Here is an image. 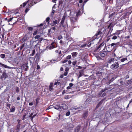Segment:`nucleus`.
I'll return each instance as SVG.
<instances>
[{
    "instance_id": "8fccbe9b",
    "label": "nucleus",
    "mask_w": 132,
    "mask_h": 132,
    "mask_svg": "<svg viewBox=\"0 0 132 132\" xmlns=\"http://www.w3.org/2000/svg\"><path fill=\"white\" fill-rule=\"evenodd\" d=\"M60 83V82L58 81H57L56 82H55L54 83L55 85H59Z\"/></svg>"
},
{
    "instance_id": "473e14b6",
    "label": "nucleus",
    "mask_w": 132,
    "mask_h": 132,
    "mask_svg": "<svg viewBox=\"0 0 132 132\" xmlns=\"http://www.w3.org/2000/svg\"><path fill=\"white\" fill-rule=\"evenodd\" d=\"M35 52V50H33L32 53L30 54V56H33L34 55Z\"/></svg>"
},
{
    "instance_id": "f257e3e1",
    "label": "nucleus",
    "mask_w": 132,
    "mask_h": 132,
    "mask_svg": "<svg viewBox=\"0 0 132 132\" xmlns=\"http://www.w3.org/2000/svg\"><path fill=\"white\" fill-rule=\"evenodd\" d=\"M112 50H111L110 51H107L106 50L105 51V49L104 48L103 51L100 52L99 54L102 57H104L106 56L108 54L110 53Z\"/></svg>"
},
{
    "instance_id": "de8ad7c7",
    "label": "nucleus",
    "mask_w": 132,
    "mask_h": 132,
    "mask_svg": "<svg viewBox=\"0 0 132 132\" xmlns=\"http://www.w3.org/2000/svg\"><path fill=\"white\" fill-rule=\"evenodd\" d=\"M13 18H10L9 19H8V20H7V21L8 22H9L11 21H12V20Z\"/></svg>"
},
{
    "instance_id": "dca6fc26",
    "label": "nucleus",
    "mask_w": 132,
    "mask_h": 132,
    "mask_svg": "<svg viewBox=\"0 0 132 132\" xmlns=\"http://www.w3.org/2000/svg\"><path fill=\"white\" fill-rule=\"evenodd\" d=\"M88 113V112L86 111L84 113L82 116L84 118H85L87 117V116Z\"/></svg>"
},
{
    "instance_id": "052dcab7",
    "label": "nucleus",
    "mask_w": 132,
    "mask_h": 132,
    "mask_svg": "<svg viewBox=\"0 0 132 132\" xmlns=\"http://www.w3.org/2000/svg\"><path fill=\"white\" fill-rule=\"evenodd\" d=\"M67 61H68V60H65L63 61L62 62L63 63H66Z\"/></svg>"
},
{
    "instance_id": "4468645a",
    "label": "nucleus",
    "mask_w": 132,
    "mask_h": 132,
    "mask_svg": "<svg viewBox=\"0 0 132 132\" xmlns=\"http://www.w3.org/2000/svg\"><path fill=\"white\" fill-rule=\"evenodd\" d=\"M78 54V53L76 52H74L71 53V55L73 57H75Z\"/></svg>"
},
{
    "instance_id": "a211bd4d",
    "label": "nucleus",
    "mask_w": 132,
    "mask_h": 132,
    "mask_svg": "<svg viewBox=\"0 0 132 132\" xmlns=\"http://www.w3.org/2000/svg\"><path fill=\"white\" fill-rule=\"evenodd\" d=\"M20 124H19L16 127V131L17 132H18L20 130Z\"/></svg>"
},
{
    "instance_id": "9b49d317",
    "label": "nucleus",
    "mask_w": 132,
    "mask_h": 132,
    "mask_svg": "<svg viewBox=\"0 0 132 132\" xmlns=\"http://www.w3.org/2000/svg\"><path fill=\"white\" fill-rule=\"evenodd\" d=\"M0 64L1 65H2V66L3 67H4L5 68H7L9 69H11L12 68L11 67H9L8 66H7V65H5L4 64L2 63H1L0 62Z\"/></svg>"
},
{
    "instance_id": "39448f33",
    "label": "nucleus",
    "mask_w": 132,
    "mask_h": 132,
    "mask_svg": "<svg viewBox=\"0 0 132 132\" xmlns=\"http://www.w3.org/2000/svg\"><path fill=\"white\" fill-rule=\"evenodd\" d=\"M82 13V10L81 9L79 10L76 13H75L74 14H75L77 17L78 18L79 16L81 15Z\"/></svg>"
},
{
    "instance_id": "0eeeda50",
    "label": "nucleus",
    "mask_w": 132,
    "mask_h": 132,
    "mask_svg": "<svg viewBox=\"0 0 132 132\" xmlns=\"http://www.w3.org/2000/svg\"><path fill=\"white\" fill-rule=\"evenodd\" d=\"M29 34H27L25 36L23 37V38H22V41L23 42H24L27 40L30 37L29 36Z\"/></svg>"
},
{
    "instance_id": "c03bdc74",
    "label": "nucleus",
    "mask_w": 132,
    "mask_h": 132,
    "mask_svg": "<svg viewBox=\"0 0 132 132\" xmlns=\"http://www.w3.org/2000/svg\"><path fill=\"white\" fill-rule=\"evenodd\" d=\"M86 1H85L83 3V4L82 5H80V6L81 5L82 6V7L83 8V6H84V5L86 3Z\"/></svg>"
},
{
    "instance_id": "bb28decb",
    "label": "nucleus",
    "mask_w": 132,
    "mask_h": 132,
    "mask_svg": "<svg viewBox=\"0 0 132 132\" xmlns=\"http://www.w3.org/2000/svg\"><path fill=\"white\" fill-rule=\"evenodd\" d=\"M57 23V20H55V21H54L53 22L52 26H53L54 25H55Z\"/></svg>"
},
{
    "instance_id": "20e7f679",
    "label": "nucleus",
    "mask_w": 132,
    "mask_h": 132,
    "mask_svg": "<svg viewBox=\"0 0 132 132\" xmlns=\"http://www.w3.org/2000/svg\"><path fill=\"white\" fill-rule=\"evenodd\" d=\"M61 109L65 110L68 109V107L67 105L65 104H62L60 105Z\"/></svg>"
},
{
    "instance_id": "9d476101",
    "label": "nucleus",
    "mask_w": 132,
    "mask_h": 132,
    "mask_svg": "<svg viewBox=\"0 0 132 132\" xmlns=\"http://www.w3.org/2000/svg\"><path fill=\"white\" fill-rule=\"evenodd\" d=\"M114 59L113 58H109L108 59V62L109 64H111L112 62H114Z\"/></svg>"
},
{
    "instance_id": "412c9836",
    "label": "nucleus",
    "mask_w": 132,
    "mask_h": 132,
    "mask_svg": "<svg viewBox=\"0 0 132 132\" xmlns=\"http://www.w3.org/2000/svg\"><path fill=\"white\" fill-rule=\"evenodd\" d=\"M80 126H78L75 129V130L76 132H78L80 130Z\"/></svg>"
},
{
    "instance_id": "7c9ffc66",
    "label": "nucleus",
    "mask_w": 132,
    "mask_h": 132,
    "mask_svg": "<svg viewBox=\"0 0 132 132\" xmlns=\"http://www.w3.org/2000/svg\"><path fill=\"white\" fill-rule=\"evenodd\" d=\"M43 38H39L38 40H36L35 42L38 41L39 42H41L43 40Z\"/></svg>"
},
{
    "instance_id": "6e6d98bb",
    "label": "nucleus",
    "mask_w": 132,
    "mask_h": 132,
    "mask_svg": "<svg viewBox=\"0 0 132 132\" xmlns=\"http://www.w3.org/2000/svg\"><path fill=\"white\" fill-rule=\"evenodd\" d=\"M128 82L129 84L131 83H132V79L131 80H128Z\"/></svg>"
},
{
    "instance_id": "423d86ee",
    "label": "nucleus",
    "mask_w": 132,
    "mask_h": 132,
    "mask_svg": "<svg viewBox=\"0 0 132 132\" xmlns=\"http://www.w3.org/2000/svg\"><path fill=\"white\" fill-rule=\"evenodd\" d=\"M89 80H93L92 82H93V83H94L95 82V79L96 78L95 76L93 75H92L90 76L88 78Z\"/></svg>"
},
{
    "instance_id": "f03ea898",
    "label": "nucleus",
    "mask_w": 132,
    "mask_h": 132,
    "mask_svg": "<svg viewBox=\"0 0 132 132\" xmlns=\"http://www.w3.org/2000/svg\"><path fill=\"white\" fill-rule=\"evenodd\" d=\"M78 18L77 17L75 14L71 15L70 17L71 24H73L75 22L77 21Z\"/></svg>"
},
{
    "instance_id": "09e8293b",
    "label": "nucleus",
    "mask_w": 132,
    "mask_h": 132,
    "mask_svg": "<svg viewBox=\"0 0 132 132\" xmlns=\"http://www.w3.org/2000/svg\"><path fill=\"white\" fill-rule=\"evenodd\" d=\"M50 20V18L49 17L47 18L46 19V21L47 22H48Z\"/></svg>"
},
{
    "instance_id": "bf43d9fd",
    "label": "nucleus",
    "mask_w": 132,
    "mask_h": 132,
    "mask_svg": "<svg viewBox=\"0 0 132 132\" xmlns=\"http://www.w3.org/2000/svg\"><path fill=\"white\" fill-rule=\"evenodd\" d=\"M58 54H59V55L60 56H61V55H62V54H61V51H60L59 52Z\"/></svg>"
},
{
    "instance_id": "e2e57ef3",
    "label": "nucleus",
    "mask_w": 132,
    "mask_h": 132,
    "mask_svg": "<svg viewBox=\"0 0 132 132\" xmlns=\"http://www.w3.org/2000/svg\"><path fill=\"white\" fill-rule=\"evenodd\" d=\"M40 68V67L39 65H38L37 66V69H38Z\"/></svg>"
},
{
    "instance_id": "6e6552de",
    "label": "nucleus",
    "mask_w": 132,
    "mask_h": 132,
    "mask_svg": "<svg viewBox=\"0 0 132 132\" xmlns=\"http://www.w3.org/2000/svg\"><path fill=\"white\" fill-rule=\"evenodd\" d=\"M102 32L100 31H98L96 34L94 36V38H97V37H98L101 34Z\"/></svg>"
},
{
    "instance_id": "c756f323",
    "label": "nucleus",
    "mask_w": 132,
    "mask_h": 132,
    "mask_svg": "<svg viewBox=\"0 0 132 132\" xmlns=\"http://www.w3.org/2000/svg\"><path fill=\"white\" fill-rule=\"evenodd\" d=\"M118 43V42L117 43H112L110 45H111V47H112V46H114L116 45Z\"/></svg>"
},
{
    "instance_id": "2eb2a0df",
    "label": "nucleus",
    "mask_w": 132,
    "mask_h": 132,
    "mask_svg": "<svg viewBox=\"0 0 132 132\" xmlns=\"http://www.w3.org/2000/svg\"><path fill=\"white\" fill-rule=\"evenodd\" d=\"M53 83L52 82H51L49 87L50 91H51L53 90V88L52 87L53 86Z\"/></svg>"
},
{
    "instance_id": "aec40b11",
    "label": "nucleus",
    "mask_w": 132,
    "mask_h": 132,
    "mask_svg": "<svg viewBox=\"0 0 132 132\" xmlns=\"http://www.w3.org/2000/svg\"><path fill=\"white\" fill-rule=\"evenodd\" d=\"M39 99L38 98L36 99V104H35V106H37V105L38 104V103H39Z\"/></svg>"
},
{
    "instance_id": "864d4df0",
    "label": "nucleus",
    "mask_w": 132,
    "mask_h": 132,
    "mask_svg": "<svg viewBox=\"0 0 132 132\" xmlns=\"http://www.w3.org/2000/svg\"><path fill=\"white\" fill-rule=\"evenodd\" d=\"M76 61H74L72 63V64L73 65H75L76 64Z\"/></svg>"
},
{
    "instance_id": "b1692460",
    "label": "nucleus",
    "mask_w": 132,
    "mask_h": 132,
    "mask_svg": "<svg viewBox=\"0 0 132 132\" xmlns=\"http://www.w3.org/2000/svg\"><path fill=\"white\" fill-rule=\"evenodd\" d=\"M54 43H52L51 44V45L50 46V49H52L54 48L55 47V46L54 45H53Z\"/></svg>"
},
{
    "instance_id": "a878e982",
    "label": "nucleus",
    "mask_w": 132,
    "mask_h": 132,
    "mask_svg": "<svg viewBox=\"0 0 132 132\" xmlns=\"http://www.w3.org/2000/svg\"><path fill=\"white\" fill-rule=\"evenodd\" d=\"M53 107H54V106L53 105H50L48 107V108L46 110H48L50 109L53 108Z\"/></svg>"
},
{
    "instance_id": "393cba45",
    "label": "nucleus",
    "mask_w": 132,
    "mask_h": 132,
    "mask_svg": "<svg viewBox=\"0 0 132 132\" xmlns=\"http://www.w3.org/2000/svg\"><path fill=\"white\" fill-rule=\"evenodd\" d=\"M40 37L41 36L38 35H37L36 36H35L34 37V38L35 39H39Z\"/></svg>"
},
{
    "instance_id": "72a5a7b5",
    "label": "nucleus",
    "mask_w": 132,
    "mask_h": 132,
    "mask_svg": "<svg viewBox=\"0 0 132 132\" xmlns=\"http://www.w3.org/2000/svg\"><path fill=\"white\" fill-rule=\"evenodd\" d=\"M30 1V0H29L27 2H25L24 3H23V7L25 6V5H26L27 3H28Z\"/></svg>"
},
{
    "instance_id": "603ef678",
    "label": "nucleus",
    "mask_w": 132,
    "mask_h": 132,
    "mask_svg": "<svg viewBox=\"0 0 132 132\" xmlns=\"http://www.w3.org/2000/svg\"><path fill=\"white\" fill-rule=\"evenodd\" d=\"M68 72H64L63 75L64 76H67L68 74Z\"/></svg>"
},
{
    "instance_id": "ddd939ff",
    "label": "nucleus",
    "mask_w": 132,
    "mask_h": 132,
    "mask_svg": "<svg viewBox=\"0 0 132 132\" xmlns=\"http://www.w3.org/2000/svg\"><path fill=\"white\" fill-rule=\"evenodd\" d=\"M117 78V77L116 75H114L112 76V77L111 78V79L110 80V82H111L113 81L115 79Z\"/></svg>"
},
{
    "instance_id": "13d9d810",
    "label": "nucleus",
    "mask_w": 132,
    "mask_h": 132,
    "mask_svg": "<svg viewBox=\"0 0 132 132\" xmlns=\"http://www.w3.org/2000/svg\"><path fill=\"white\" fill-rule=\"evenodd\" d=\"M105 91V89H103L102 90H101L100 92H101V93H103Z\"/></svg>"
},
{
    "instance_id": "7ed1b4c3",
    "label": "nucleus",
    "mask_w": 132,
    "mask_h": 132,
    "mask_svg": "<svg viewBox=\"0 0 132 132\" xmlns=\"http://www.w3.org/2000/svg\"><path fill=\"white\" fill-rule=\"evenodd\" d=\"M119 67V64L118 62H116L114 63L111 65L110 68L113 70H114L118 68Z\"/></svg>"
},
{
    "instance_id": "4d7b16f0",
    "label": "nucleus",
    "mask_w": 132,
    "mask_h": 132,
    "mask_svg": "<svg viewBox=\"0 0 132 132\" xmlns=\"http://www.w3.org/2000/svg\"><path fill=\"white\" fill-rule=\"evenodd\" d=\"M69 86L71 87L73 86V84L72 83H70L69 84Z\"/></svg>"
},
{
    "instance_id": "37998d69",
    "label": "nucleus",
    "mask_w": 132,
    "mask_h": 132,
    "mask_svg": "<svg viewBox=\"0 0 132 132\" xmlns=\"http://www.w3.org/2000/svg\"><path fill=\"white\" fill-rule=\"evenodd\" d=\"M92 44L91 42H90L88 43V47H89L90 46V45Z\"/></svg>"
},
{
    "instance_id": "338daca9",
    "label": "nucleus",
    "mask_w": 132,
    "mask_h": 132,
    "mask_svg": "<svg viewBox=\"0 0 132 132\" xmlns=\"http://www.w3.org/2000/svg\"><path fill=\"white\" fill-rule=\"evenodd\" d=\"M55 52L56 53H57L58 54L59 53V50H56L55 51Z\"/></svg>"
},
{
    "instance_id": "f8f14e48",
    "label": "nucleus",
    "mask_w": 132,
    "mask_h": 132,
    "mask_svg": "<svg viewBox=\"0 0 132 132\" xmlns=\"http://www.w3.org/2000/svg\"><path fill=\"white\" fill-rule=\"evenodd\" d=\"M2 76L3 78H7L8 77V76L7 74L5 72H3Z\"/></svg>"
},
{
    "instance_id": "cd10ccee",
    "label": "nucleus",
    "mask_w": 132,
    "mask_h": 132,
    "mask_svg": "<svg viewBox=\"0 0 132 132\" xmlns=\"http://www.w3.org/2000/svg\"><path fill=\"white\" fill-rule=\"evenodd\" d=\"M5 55L4 54H2L0 55V57L2 59H4L5 57Z\"/></svg>"
},
{
    "instance_id": "a19ab883",
    "label": "nucleus",
    "mask_w": 132,
    "mask_h": 132,
    "mask_svg": "<svg viewBox=\"0 0 132 132\" xmlns=\"http://www.w3.org/2000/svg\"><path fill=\"white\" fill-rule=\"evenodd\" d=\"M28 29L29 31H32L33 29V28L31 27H29L28 28Z\"/></svg>"
},
{
    "instance_id": "e433bc0d",
    "label": "nucleus",
    "mask_w": 132,
    "mask_h": 132,
    "mask_svg": "<svg viewBox=\"0 0 132 132\" xmlns=\"http://www.w3.org/2000/svg\"><path fill=\"white\" fill-rule=\"evenodd\" d=\"M71 55H68V56H67L66 57V58L68 59H71Z\"/></svg>"
},
{
    "instance_id": "f3484780",
    "label": "nucleus",
    "mask_w": 132,
    "mask_h": 132,
    "mask_svg": "<svg viewBox=\"0 0 132 132\" xmlns=\"http://www.w3.org/2000/svg\"><path fill=\"white\" fill-rule=\"evenodd\" d=\"M104 101L103 100H102L100 101L98 103V104H97L96 107L97 108H98L100 105H101V104Z\"/></svg>"
},
{
    "instance_id": "0e129e2a",
    "label": "nucleus",
    "mask_w": 132,
    "mask_h": 132,
    "mask_svg": "<svg viewBox=\"0 0 132 132\" xmlns=\"http://www.w3.org/2000/svg\"><path fill=\"white\" fill-rule=\"evenodd\" d=\"M104 43L103 42L101 43L100 45L102 47L104 45Z\"/></svg>"
},
{
    "instance_id": "6ab92c4d",
    "label": "nucleus",
    "mask_w": 132,
    "mask_h": 132,
    "mask_svg": "<svg viewBox=\"0 0 132 132\" xmlns=\"http://www.w3.org/2000/svg\"><path fill=\"white\" fill-rule=\"evenodd\" d=\"M100 83L101 82L100 81L98 80L96 81H95V82L94 83H95L94 84L96 86H98L99 85Z\"/></svg>"
},
{
    "instance_id": "c85d7f7f",
    "label": "nucleus",
    "mask_w": 132,
    "mask_h": 132,
    "mask_svg": "<svg viewBox=\"0 0 132 132\" xmlns=\"http://www.w3.org/2000/svg\"><path fill=\"white\" fill-rule=\"evenodd\" d=\"M127 59L126 58H124L121 59V61L122 62H124L125 61L127 60Z\"/></svg>"
},
{
    "instance_id": "79ce46f5",
    "label": "nucleus",
    "mask_w": 132,
    "mask_h": 132,
    "mask_svg": "<svg viewBox=\"0 0 132 132\" xmlns=\"http://www.w3.org/2000/svg\"><path fill=\"white\" fill-rule=\"evenodd\" d=\"M62 36H60L58 37V39L59 40H60L61 39H62Z\"/></svg>"
},
{
    "instance_id": "69168bd1",
    "label": "nucleus",
    "mask_w": 132,
    "mask_h": 132,
    "mask_svg": "<svg viewBox=\"0 0 132 132\" xmlns=\"http://www.w3.org/2000/svg\"><path fill=\"white\" fill-rule=\"evenodd\" d=\"M60 115H59V118H57V121H59V120H60Z\"/></svg>"
},
{
    "instance_id": "1a4fd4ad",
    "label": "nucleus",
    "mask_w": 132,
    "mask_h": 132,
    "mask_svg": "<svg viewBox=\"0 0 132 132\" xmlns=\"http://www.w3.org/2000/svg\"><path fill=\"white\" fill-rule=\"evenodd\" d=\"M61 107L60 105L58 104H57L54 107V109L57 110L59 111H61Z\"/></svg>"
},
{
    "instance_id": "58836bf2",
    "label": "nucleus",
    "mask_w": 132,
    "mask_h": 132,
    "mask_svg": "<svg viewBox=\"0 0 132 132\" xmlns=\"http://www.w3.org/2000/svg\"><path fill=\"white\" fill-rule=\"evenodd\" d=\"M55 29V27H53L51 29H50L48 31H50V30H53L54 31Z\"/></svg>"
},
{
    "instance_id": "3c124183",
    "label": "nucleus",
    "mask_w": 132,
    "mask_h": 132,
    "mask_svg": "<svg viewBox=\"0 0 132 132\" xmlns=\"http://www.w3.org/2000/svg\"><path fill=\"white\" fill-rule=\"evenodd\" d=\"M69 70V68L68 67L66 68L65 69V71L66 72H67Z\"/></svg>"
},
{
    "instance_id": "c9c22d12",
    "label": "nucleus",
    "mask_w": 132,
    "mask_h": 132,
    "mask_svg": "<svg viewBox=\"0 0 132 132\" xmlns=\"http://www.w3.org/2000/svg\"><path fill=\"white\" fill-rule=\"evenodd\" d=\"M83 109V108L82 106H80L79 107L77 108V109L78 110L79 109V110H82Z\"/></svg>"
},
{
    "instance_id": "49530a36",
    "label": "nucleus",
    "mask_w": 132,
    "mask_h": 132,
    "mask_svg": "<svg viewBox=\"0 0 132 132\" xmlns=\"http://www.w3.org/2000/svg\"><path fill=\"white\" fill-rule=\"evenodd\" d=\"M24 44H23L22 45V46H21V47H20V50H22V48H23V47H24Z\"/></svg>"
},
{
    "instance_id": "a18cd8bd",
    "label": "nucleus",
    "mask_w": 132,
    "mask_h": 132,
    "mask_svg": "<svg viewBox=\"0 0 132 132\" xmlns=\"http://www.w3.org/2000/svg\"><path fill=\"white\" fill-rule=\"evenodd\" d=\"M86 44H84L83 45H81V47L83 48L86 46Z\"/></svg>"
},
{
    "instance_id": "774afa93",
    "label": "nucleus",
    "mask_w": 132,
    "mask_h": 132,
    "mask_svg": "<svg viewBox=\"0 0 132 132\" xmlns=\"http://www.w3.org/2000/svg\"><path fill=\"white\" fill-rule=\"evenodd\" d=\"M29 9L28 8H27L25 10V12L26 13H27L29 11Z\"/></svg>"
},
{
    "instance_id": "4c0bfd02",
    "label": "nucleus",
    "mask_w": 132,
    "mask_h": 132,
    "mask_svg": "<svg viewBox=\"0 0 132 132\" xmlns=\"http://www.w3.org/2000/svg\"><path fill=\"white\" fill-rule=\"evenodd\" d=\"M70 112H69V111H68V112H67L66 114H65V115L66 116H69L70 115Z\"/></svg>"
},
{
    "instance_id": "4be33fe9",
    "label": "nucleus",
    "mask_w": 132,
    "mask_h": 132,
    "mask_svg": "<svg viewBox=\"0 0 132 132\" xmlns=\"http://www.w3.org/2000/svg\"><path fill=\"white\" fill-rule=\"evenodd\" d=\"M65 20V18L63 16L61 21V25H62V26L63 27H64V26L63 25V24L64 23V20Z\"/></svg>"
},
{
    "instance_id": "ea45409f",
    "label": "nucleus",
    "mask_w": 132,
    "mask_h": 132,
    "mask_svg": "<svg viewBox=\"0 0 132 132\" xmlns=\"http://www.w3.org/2000/svg\"><path fill=\"white\" fill-rule=\"evenodd\" d=\"M37 31H36L34 32L33 33V36H34L36 35L37 34Z\"/></svg>"
},
{
    "instance_id": "5fc2aeb1",
    "label": "nucleus",
    "mask_w": 132,
    "mask_h": 132,
    "mask_svg": "<svg viewBox=\"0 0 132 132\" xmlns=\"http://www.w3.org/2000/svg\"><path fill=\"white\" fill-rule=\"evenodd\" d=\"M104 89H105V91L106 90H109V88L108 87V86L107 87H105V88Z\"/></svg>"
},
{
    "instance_id": "f704fd0d",
    "label": "nucleus",
    "mask_w": 132,
    "mask_h": 132,
    "mask_svg": "<svg viewBox=\"0 0 132 132\" xmlns=\"http://www.w3.org/2000/svg\"><path fill=\"white\" fill-rule=\"evenodd\" d=\"M111 86H110V85L108 86L109 88V90L107 91L108 92H109L111 91L112 90V89H111Z\"/></svg>"
},
{
    "instance_id": "5701e85b",
    "label": "nucleus",
    "mask_w": 132,
    "mask_h": 132,
    "mask_svg": "<svg viewBox=\"0 0 132 132\" xmlns=\"http://www.w3.org/2000/svg\"><path fill=\"white\" fill-rule=\"evenodd\" d=\"M15 110V107L13 106L10 109L11 112H14Z\"/></svg>"
},
{
    "instance_id": "680f3d73",
    "label": "nucleus",
    "mask_w": 132,
    "mask_h": 132,
    "mask_svg": "<svg viewBox=\"0 0 132 132\" xmlns=\"http://www.w3.org/2000/svg\"><path fill=\"white\" fill-rule=\"evenodd\" d=\"M19 88L18 87H17L16 89V91L18 93L19 92Z\"/></svg>"
},
{
    "instance_id": "2f4dec72",
    "label": "nucleus",
    "mask_w": 132,
    "mask_h": 132,
    "mask_svg": "<svg viewBox=\"0 0 132 132\" xmlns=\"http://www.w3.org/2000/svg\"><path fill=\"white\" fill-rule=\"evenodd\" d=\"M117 36L116 35H114L112 37V39L113 40H115L117 38Z\"/></svg>"
}]
</instances>
